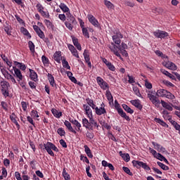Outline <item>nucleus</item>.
Listing matches in <instances>:
<instances>
[{"label": "nucleus", "mask_w": 180, "mask_h": 180, "mask_svg": "<svg viewBox=\"0 0 180 180\" xmlns=\"http://www.w3.org/2000/svg\"><path fill=\"white\" fill-rule=\"evenodd\" d=\"M108 47L110 49V51L115 54V56L120 58V60H123L122 55L124 57H129V53H127V51L128 49L127 44L123 42L121 44V46H117L114 43H111V45H108ZM120 53L122 55H120Z\"/></svg>", "instance_id": "obj_1"}, {"label": "nucleus", "mask_w": 180, "mask_h": 180, "mask_svg": "<svg viewBox=\"0 0 180 180\" xmlns=\"http://www.w3.org/2000/svg\"><path fill=\"white\" fill-rule=\"evenodd\" d=\"M157 96L159 98H167V99H175V96L172 93L164 89H158L156 92Z\"/></svg>", "instance_id": "obj_2"}, {"label": "nucleus", "mask_w": 180, "mask_h": 180, "mask_svg": "<svg viewBox=\"0 0 180 180\" xmlns=\"http://www.w3.org/2000/svg\"><path fill=\"white\" fill-rule=\"evenodd\" d=\"M44 147L47 151L48 154H49V155H51V157H54V153L53 152V150L58 153V148H56V145H54V143L51 142H47L46 143L44 144Z\"/></svg>", "instance_id": "obj_3"}, {"label": "nucleus", "mask_w": 180, "mask_h": 180, "mask_svg": "<svg viewBox=\"0 0 180 180\" xmlns=\"http://www.w3.org/2000/svg\"><path fill=\"white\" fill-rule=\"evenodd\" d=\"M115 109H117V112L121 116V117H123L127 122H130V117L127 116V115H126V112L123 111V109L120 108V105H119V103H117V100L115 101Z\"/></svg>", "instance_id": "obj_4"}, {"label": "nucleus", "mask_w": 180, "mask_h": 180, "mask_svg": "<svg viewBox=\"0 0 180 180\" xmlns=\"http://www.w3.org/2000/svg\"><path fill=\"white\" fill-rule=\"evenodd\" d=\"M132 164L134 167H136V168H137L138 169L139 168H143V169H146V171H150V169H151V168H150V167L147 165V163H144L141 161L133 160Z\"/></svg>", "instance_id": "obj_5"}, {"label": "nucleus", "mask_w": 180, "mask_h": 180, "mask_svg": "<svg viewBox=\"0 0 180 180\" xmlns=\"http://www.w3.org/2000/svg\"><path fill=\"white\" fill-rule=\"evenodd\" d=\"M150 153L153 155L155 158H157V160H159L160 161H164L165 162H168V160L164 155H161L160 153H157V150L149 148Z\"/></svg>", "instance_id": "obj_6"}, {"label": "nucleus", "mask_w": 180, "mask_h": 180, "mask_svg": "<svg viewBox=\"0 0 180 180\" xmlns=\"http://www.w3.org/2000/svg\"><path fill=\"white\" fill-rule=\"evenodd\" d=\"M96 82H97V84L99 85V86L101 88V89H103V91L109 90V84H108V82L103 80L102 77H97Z\"/></svg>", "instance_id": "obj_7"}, {"label": "nucleus", "mask_w": 180, "mask_h": 180, "mask_svg": "<svg viewBox=\"0 0 180 180\" xmlns=\"http://www.w3.org/2000/svg\"><path fill=\"white\" fill-rule=\"evenodd\" d=\"M13 70L14 71L13 76L17 78V81H18V82H20V81L23 79V75H22V72H20V70L16 68V66L13 67Z\"/></svg>", "instance_id": "obj_8"}, {"label": "nucleus", "mask_w": 180, "mask_h": 180, "mask_svg": "<svg viewBox=\"0 0 180 180\" xmlns=\"http://www.w3.org/2000/svg\"><path fill=\"white\" fill-rule=\"evenodd\" d=\"M113 43L117 46H120V43H122V40L120 39H123V35L120 32H117L116 34L112 37Z\"/></svg>", "instance_id": "obj_9"}, {"label": "nucleus", "mask_w": 180, "mask_h": 180, "mask_svg": "<svg viewBox=\"0 0 180 180\" xmlns=\"http://www.w3.org/2000/svg\"><path fill=\"white\" fill-rule=\"evenodd\" d=\"M155 37H158V39H165L167 37L168 32L165 31L158 30L153 32Z\"/></svg>", "instance_id": "obj_10"}, {"label": "nucleus", "mask_w": 180, "mask_h": 180, "mask_svg": "<svg viewBox=\"0 0 180 180\" xmlns=\"http://www.w3.org/2000/svg\"><path fill=\"white\" fill-rule=\"evenodd\" d=\"M87 18L89 19V22L91 23L93 26H95V27H99V22L94 15H92V14H88Z\"/></svg>", "instance_id": "obj_11"}, {"label": "nucleus", "mask_w": 180, "mask_h": 180, "mask_svg": "<svg viewBox=\"0 0 180 180\" xmlns=\"http://www.w3.org/2000/svg\"><path fill=\"white\" fill-rule=\"evenodd\" d=\"M148 98L153 105H155V106L160 105V99H158L157 96L153 95V94L149 92L148 94Z\"/></svg>", "instance_id": "obj_12"}, {"label": "nucleus", "mask_w": 180, "mask_h": 180, "mask_svg": "<svg viewBox=\"0 0 180 180\" xmlns=\"http://www.w3.org/2000/svg\"><path fill=\"white\" fill-rule=\"evenodd\" d=\"M162 65H164V67H166V68H168V70H172V71H176V65H175V63L172 62H164L162 63Z\"/></svg>", "instance_id": "obj_13"}, {"label": "nucleus", "mask_w": 180, "mask_h": 180, "mask_svg": "<svg viewBox=\"0 0 180 180\" xmlns=\"http://www.w3.org/2000/svg\"><path fill=\"white\" fill-rule=\"evenodd\" d=\"M70 123H72V124H74V126H75L77 131H82V130H81V127H82V125L79 122H78V120L70 118Z\"/></svg>", "instance_id": "obj_14"}, {"label": "nucleus", "mask_w": 180, "mask_h": 180, "mask_svg": "<svg viewBox=\"0 0 180 180\" xmlns=\"http://www.w3.org/2000/svg\"><path fill=\"white\" fill-rule=\"evenodd\" d=\"M82 123L83 124V127H85V129H88V130H94V127L91 125V122L89 120H88V119L83 118Z\"/></svg>", "instance_id": "obj_15"}, {"label": "nucleus", "mask_w": 180, "mask_h": 180, "mask_svg": "<svg viewBox=\"0 0 180 180\" xmlns=\"http://www.w3.org/2000/svg\"><path fill=\"white\" fill-rule=\"evenodd\" d=\"M163 118L165 119V120H169V123H171V124H172V126H173V127H174V129L179 124L178 122H176L175 120H172V117L169 115H163Z\"/></svg>", "instance_id": "obj_16"}, {"label": "nucleus", "mask_w": 180, "mask_h": 180, "mask_svg": "<svg viewBox=\"0 0 180 180\" xmlns=\"http://www.w3.org/2000/svg\"><path fill=\"white\" fill-rule=\"evenodd\" d=\"M83 108L85 110V113H86L88 118L91 117L92 116H94L92 115V109H91V107L89 105H88L86 104H84Z\"/></svg>", "instance_id": "obj_17"}, {"label": "nucleus", "mask_w": 180, "mask_h": 180, "mask_svg": "<svg viewBox=\"0 0 180 180\" xmlns=\"http://www.w3.org/2000/svg\"><path fill=\"white\" fill-rule=\"evenodd\" d=\"M94 110L96 112V114L98 116H102V115H105L107 113L106 109H105V108L103 107H100V108L97 107Z\"/></svg>", "instance_id": "obj_18"}, {"label": "nucleus", "mask_w": 180, "mask_h": 180, "mask_svg": "<svg viewBox=\"0 0 180 180\" xmlns=\"http://www.w3.org/2000/svg\"><path fill=\"white\" fill-rule=\"evenodd\" d=\"M152 144L158 153H165V148L162 147V146L155 142H152Z\"/></svg>", "instance_id": "obj_19"}, {"label": "nucleus", "mask_w": 180, "mask_h": 180, "mask_svg": "<svg viewBox=\"0 0 180 180\" xmlns=\"http://www.w3.org/2000/svg\"><path fill=\"white\" fill-rule=\"evenodd\" d=\"M66 16H67V20H68L66 22L72 23V24L77 23V21L75 20V17H74V15H72L71 13H67Z\"/></svg>", "instance_id": "obj_20"}, {"label": "nucleus", "mask_w": 180, "mask_h": 180, "mask_svg": "<svg viewBox=\"0 0 180 180\" xmlns=\"http://www.w3.org/2000/svg\"><path fill=\"white\" fill-rule=\"evenodd\" d=\"M64 124H65V126H66L67 129L70 131H71V133H73L74 134H77V131H75L74 129V128L72 127V125H71V122H70L65 120L64 122Z\"/></svg>", "instance_id": "obj_21"}, {"label": "nucleus", "mask_w": 180, "mask_h": 180, "mask_svg": "<svg viewBox=\"0 0 180 180\" xmlns=\"http://www.w3.org/2000/svg\"><path fill=\"white\" fill-rule=\"evenodd\" d=\"M131 105H133V106H135V108L139 109V110H141V109H143V105H141L140 100H132L131 101Z\"/></svg>", "instance_id": "obj_22"}, {"label": "nucleus", "mask_w": 180, "mask_h": 180, "mask_svg": "<svg viewBox=\"0 0 180 180\" xmlns=\"http://www.w3.org/2000/svg\"><path fill=\"white\" fill-rule=\"evenodd\" d=\"M47 77L51 86H57V84H56V80H54V77L53 76V75L48 73Z\"/></svg>", "instance_id": "obj_23"}, {"label": "nucleus", "mask_w": 180, "mask_h": 180, "mask_svg": "<svg viewBox=\"0 0 180 180\" xmlns=\"http://www.w3.org/2000/svg\"><path fill=\"white\" fill-rule=\"evenodd\" d=\"M6 88H8V85L5 84V83H3L1 84V92L5 98L9 96V91H8V89H6Z\"/></svg>", "instance_id": "obj_24"}, {"label": "nucleus", "mask_w": 180, "mask_h": 180, "mask_svg": "<svg viewBox=\"0 0 180 180\" xmlns=\"http://www.w3.org/2000/svg\"><path fill=\"white\" fill-rule=\"evenodd\" d=\"M10 119L11 122L14 123V124H15L18 130H19L20 129V125L19 124V123L18 122V120H16V115H15V113H12V115L10 116Z\"/></svg>", "instance_id": "obj_25"}, {"label": "nucleus", "mask_w": 180, "mask_h": 180, "mask_svg": "<svg viewBox=\"0 0 180 180\" xmlns=\"http://www.w3.org/2000/svg\"><path fill=\"white\" fill-rule=\"evenodd\" d=\"M53 59L57 63H60V61H61V51H58L55 52V53L53 54Z\"/></svg>", "instance_id": "obj_26"}, {"label": "nucleus", "mask_w": 180, "mask_h": 180, "mask_svg": "<svg viewBox=\"0 0 180 180\" xmlns=\"http://www.w3.org/2000/svg\"><path fill=\"white\" fill-rule=\"evenodd\" d=\"M72 40L73 41L74 46H75L76 49H77V50H79V51H81V50H82V48L81 47V44H79V42H78V39L73 37L72 38Z\"/></svg>", "instance_id": "obj_27"}, {"label": "nucleus", "mask_w": 180, "mask_h": 180, "mask_svg": "<svg viewBox=\"0 0 180 180\" xmlns=\"http://www.w3.org/2000/svg\"><path fill=\"white\" fill-rule=\"evenodd\" d=\"M59 8L61 9V11H63V12H64V13H70V8L64 3H60Z\"/></svg>", "instance_id": "obj_28"}, {"label": "nucleus", "mask_w": 180, "mask_h": 180, "mask_svg": "<svg viewBox=\"0 0 180 180\" xmlns=\"http://www.w3.org/2000/svg\"><path fill=\"white\" fill-rule=\"evenodd\" d=\"M161 104H162V106L163 108H165V109H167V110H169L170 112H172V106L171 105H169L168 103L164 101H161Z\"/></svg>", "instance_id": "obj_29"}, {"label": "nucleus", "mask_w": 180, "mask_h": 180, "mask_svg": "<svg viewBox=\"0 0 180 180\" xmlns=\"http://www.w3.org/2000/svg\"><path fill=\"white\" fill-rule=\"evenodd\" d=\"M14 65L18 67V68H20V70H22V71L26 70V65H25L22 63H19L18 61H14Z\"/></svg>", "instance_id": "obj_30"}, {"label": "nucleus", "mask_w": 180, "mask_h": 180, "mask_svg": "<svg viewBox=\"0 0 180 180\" xmlns=\"http://www.w3.org/2000/svg\"><path fill=\"white\" fill-rule=\"evenodd\" d=\"M102 166L103 167H108V168L111 170V171H115V167H113V165H112V163H108L106 162V160H103L101 162Z\"/></svg>", "instance_id": "obj_31"}, {"label": "nucleus", "mask_w": 180, "mask_h": 180, "mask_svg": "<svg viewBox=\"0 0 180 180\" xmlns=\"http://www.w3.org/2000/svg\"><path fill=\"white\" fill-rule=\"evenodd\" d=\"M105 96L109 101V103H112L113 102V96H112V93H110V90H106Z\"/></svg>", "instance_id": "obj_32"}, {"label": "nucleus", "mask_w": 180, "mask_h": 180, "mask_svg": "<svg viewBox=\"0 0 180 180\" xmlns=\"http://www.w3.org/2000/svg\"><path fill=\"white\" fill-rule=\"evenodd\" d=\"M120 155L122 158L126 161V162H129V161H130V155H129V153H122V151H120Z\"/></svg>", "instance_id": "obj_33"}, {"label": "nucleus", "mask_w": 180, "mask_h": 180, "mask_svg": "<svg viewBox=\"0 0 180 180\" xmlns=\"http://www.w3.org/2000/svg\"><path fill=\"white\" fill-rule=\"evenodd\" d=\"M89 122L91 126L96 127L97 129L99 127V124H98V122L94 120V115L91 117H89Z\"/></svg>", "instance_id": "obj_34"}, {"label": "nucleus", "mask_w": 180, "mask_h": 180, "mask_svg": "<svg viewBox=\"0 0 180 180\" xmlns=\"http://www.w3.org/2000/svg\"><path fill=\"white\" fill-rule=\"evenodd\" d=\"M84 151L89 158H92L94 157V155H92V152L91 151V148H89L86 145L84 146Z\"/></svg>", "instance_id": "obj_35"}, {"label": "nucleus", "mask_w": 180, "mask_h": 180, "mask_svg": "<svg viewBox=\"0 0 180 180\" xmlns=\"http://www.w3.org/2000/svg\"><path fill=\"white\" fill-rule=\"evenodd\" d=\"M154 120L156 123H158L160 124V126H162V127H168V125L165 123V122H164V120L157 117H155Z\"/></svg>", "instance_id": "obj_36"}, {"label": "nucleus", "mask_w": 180, "mask_h": 180, "mask_svg": "<svg viewBox=\"0 0 180 180\" xmlns=\"http://www.w3.org/2000/svg\"><path fill=\"white\" fill-rule=\"evenodd\" d=\"M30 78L32 79V81H37V73L34 72V70L30 69Z\"/></svg>", "instance_id": "obj_37"}, {"label": "nucleus", "mask_w": 180, "mask_h": 180, "mask_svg": "<svg viewBox=\"0 0 180 180\" xmlns=\"http://www.w3.org/2000/svg\"><path fill=\"white\" fill-rule=\"evenodd\" d=\"M86 101L90 108H92L94 110L95 109H96L97 106L96 105H95V103H94V100L91 98H87Z\"/></svg>", "instance_id": "obj_38"}, {"label": "nucleus", "mask_w": 180, "mask_h": 180, "mask_svg": "<svg viewBox=\"0 0 180 180\" xmlns=\"http://www.w3.org/2000/svg\"><path fill=\"white\" fill-rule=\"evenodd\" d=\"M122 106L125 112H127V113H129L130 115H133V113H134V110L131 109L130 107H129L127 105L122 104Z\"/></svg>", "instance_id": "obj_39"}, {"label": "nucleus", "mask_w": 180, "mask_h": 180, "mask_svg": "<svg viewBox=\"0 0 180 180\" xmlns=\"http://www.w3.org/2000/svg\"><path fill=\"white\" fill-rule=\"evenodd\" d=\"M51 112H52L53 116H55V117H57V119H60L63 116V112H58L56 109H52Z\"/></svg>", "instance_id": "obj_40"}, {"label": "nucleus", "mask_w": 180, "mask_h": 180, "mask_svg": "<svg viewBox=\"0 0 180 180\" xmlns=\"http://www.w3.org/2000/svg\"><path fill=\"white\" fill-rule=\"evenodd\" d=\"M161 72H162L166 77H169L171 79H175V76H174L172 74L169 73L168 71L161 69Z\"/></svg>", "instance_id": "obj_41"}, {"label": "nucleus", "mask_w": 180, "mask_h": 180, "mask_svg": "<svg viewBox=\"0 0 180 180\" xmlns=\"http://www.w3.org/2000/svg\"><path fill=\"white\" fill-rule=\"evenodd\" d=\"M104 5H105L106 8H108V9H115V5H113V4H112V2L108 1V0H104Z\"/></svg>", "instance_id": "obj_42"}, {"label": "nucleus", "mask_w": 180, "mask_h": 180, "mask_svg": "<svg viewBox=\"0 0 180 180\" xmlns=\"http://www.w3.org/2000/svg\"><path fill=\"white\" fill-rule=\"evenodd\" d=\"M83 56L84 57V60L86 61V63H88L90 60V58H89V51H88V50H84V53H83Z\"/></svg>", "instance_id": "obj_43"}, {"label": "nucleus", "mask_w": 180, "mask_h": 180, "mask_svg": "<svg viewBox=\"0 0 180 180\" xmlns=\"http://www.w3.org/2000/svg\"><path fill=\"white\" fill-rule=\"evenodd\" d=\"M62 65H63V68H66V70H71V67L70 66L68 61H67V60H65V59H63L62 60Z\"/></svg>", "instance_id": "obj_44"}, {"label": "nucleus", "mask_w": 180, "mask_h": 180, "mask_svg": "<svg viewBox=\"0 0 180 180\" xmlns=\"http://www.w3.org/2000/svg\"><path fill=\"white\" fill-rule=\"evenodd\" d=\"M63 176L65 180H70L71 176H70V174L67 172V170H65V168L63 170Z\"/></svg>", "instance_id": "obj_45"}, {"label": "nucleus", "mask_w": 180, "mask_h": 180, "mask_svg": "<svg viewBox=\"0 0 180 180\" xmlns=\"http://www.w3.org/2000/svg\"><path fill=\"white\" fill-rule=\"evenodd\" d=\"M157 164L158 166L160 167V168H162V169H163L164 171H168L169 169V167H168V166L165 165L164 163L161 162H157Z\"/></svg>", "instance_id": "obj_46"}, {"label": "nucleus", "mask_w": 180, "mask_h": 180, "mask_svg": "<svg viewBox=\"0 0 180 180\" xmlns=\"http://www.w3.org/2000/svg\"><path fill=\"white\" fill-rule=\"evenodd\" d=\"M44 23L48 29H53V23L49 20H44Z\"/></svg>", "instance_id": "obj_47"}, {"label": "nucleus", "mask_w": 180, "mask_h": 180, "mask_svg": "<svg viewBox=\"0 0 180 180\" xmlns=\"http://www.w3.org/2000/svg\"><path fill=\"white\" fill-rule=\"evenodd\" d=\"M133 91H134L135 95H136V96L141 98V94H140V90L139 89V88L137 86H134Z\"/></svg>", "instance_id": "obj_48"}, {"label": "nucleus", "mask_w": 180, "mask_h": 180, "mask_svg": "<svg viewBox=\"0 0 180 180\" xmlns=\"http://www.w3.org/2000/svg\"><path fill=\"white\" fill-rule=\"evenodd\" d=\"M83 35L84 37H86V39H89V33L88 32V29L86 27L82 28Z\"/></svg>", "instance_id": "obj_49"}, {"label": "nucleus", "mask_w": 180, "mask_h": 180, "mask_svg": "<svg viewBox=\"0 0 180 180\" xmlns=\"http://www.w3.org/2000/svg\"><path fill=\"white\" fill-rule=\"evenodd\" d=\"M123 171L127 174L128 175H129L130 176H133V173H131V172L130 171V169H129V167H122Z\"/></svg>", "instance_id": "obj_50"}, {"label": "nucleus", "mask_w": 180, "mask_h": 180, "mask_svg": "<svg viewBox=\"0 0 180 180\" xmlns=\"http://www.w3.org/2000/svg\"><path fill=\"white\" fill-rule=\"evenodd\" d=\"M28 46H29L30 51L32 53H34V44H33V41H30L28 42Z\"/></svg>", "instance_id": "obj_51"}, {"label": "nucleus", "mask_w": 180, "mask_h": 180, "mask_svg": "<svg viewBox=\"0 0 180 180\" xmlns=\"http://www.w3.org/2000/svg\"><path fill=\"white\" fill-rule=\"evenodd\" d=\"M20 32H21V33L25 34V36H30V33H29V31H27V30L26 28L21 27L20 28Z\"/></svg>", "instance_id": "obj_52"}, {"label": "nucleus", "mask_w": 180, "mask_h": 180, "mask_svg": "<svg viewBox=\"0 0 180 180\" xmlns=\"http://www.w3.org/2000/svg\"><path fill=\"white\" fill-rule=\"evenodd\" d=\"M145 86L146 88H147V89H153V84L150 82H149V81L147 79L145 80Z\"/></svg>", "instance_id": "obj_53"}, {"label": "nucleus", "mask_w": 180, "mask_h": 180, "mask_svg": "<svg viewBox=\"0 0 180 180\" xmlns=\"http://www.w3.org/2000/svg\"><path fill=\"white\" fill-rule=\"evenodd\" d=\"M39 13H41V16H43V18H47V19H49V18H50V13H49L48 11H42Z\"/></svg>", "instance_id": "obj_54"}, {"label": "nucleus", "mask_w": 180, "mask_h": 180, "mask_svg": "<svg viewBox=\"0 0 180 180\" xmlns=\"http://www.w3.org/2000/svg\"><path fill=\"white\" fill-rule=\"evenodd\" d=\"M41 60H42V63H43L44 65H49V58H47V57H46V56H42Z\"/></svg>", "instance_id": "obj_55"}, {"label": "nucleus", "mask_w": 180, "mask_h": 180, "mask_svg": "<svg viewBox=\"0 0 180 180\" xmlns=\"http://www.w3.org/2000/svg\"><path fill=\"white\" fill-rule=\"evenodd\" d=\"M107 67L108 70H110V71H115L116 70V68H115V65H113V64H112V63L110 62L107 65Z\"/></svg>", "instance_id": "obj_56"}, {"label": "nucleus", "mask_w": 180, "mask_h": 180, "mask_svg": "<svg viewBox=\"0 0 180 180\" xmlns=\"http://www.w3.org/2000/svg\"><path fill=\"white\" fill-rule=\"evenodd\" d=\"M1 106L4 109L6 112H8V103L5 101L1 102Z\"/></svg>", "instance_id": "obj_57"}, {"label": "nucleus", "mask_w": 180, "mask_h": 180, "mask_svg": "<svg viewBox=\"0 0 180 180\" xmlns=\"http://www.w3.org/2000/svg\"><path fill=\"white\" fill-rule=\"evenodd\" d=\"M58 134H59L61 136H65V131H64L63 128H59L58 129Z\"/></svg>", "instance_id": "obj_58"}, {"label": "nucleus", "mask_w": 180, "mask_h": 180, "mask_svg": "<svg viewBox=\"0 0 180 180\" xmlns=\"http://www.w3.org/2000/svg\"><path fill=\"white\" fill-rule=\"evenodd\" d=\"M86 136L90 140H92V139H94V137H95V135L94 134V133L89 132V131L86 132Z\"/></svg>", "instance_id": "obj_59"}, {"label": "nucleus", "mask_w": 180, "mask_h": 180, "mask_svg": "<svg viewBox=\"0 0 180 180\" xmlns=\"http://www.w3.org/2000/svg\"><path fill=\"white\" fill-rule=\"evenodd\" d=\"M37 34L39 36L40 39H44V37H46V36L44 35V32H43L41 30L38 31V32H37Z\"/></svg>", "instance_id": "obj_60"}, {"label": "nucleus", "mask_w": 180, "mask_h": 180, "mask_svg": "<svg viewBox=\"0 0 180 180\" xmlns=\"http://www.w3.org/2000/svg\"><path fill=\"white\" fill-rule=\"evenodd\" d=\"M80 160L84 162H86V164H89V160H88V158H86V156L81 155Z\"/></svg>", "instance_id": "obj_61"}, {"label": "nucleus", "mask_w": 180, "mask_h": 180, "mask_svg": "<svg viewBox=\"0 0 180 180\" xmlns=\"http://www.w3.org/2000/svg\"><path fill=\"white\" fill-rule=\"evenodd\" d=\"M65 25L66 27L68 29H69V30H72V27H73L72 25L73 24L72 22H68L66 21L65 22Z\"/></svg>", "instance_id": "obj_62"}, {"label": "nucleus", "mask_w": 180, "mask_h": 180, "mask_svg": "<svg viewBox=\"0 0 180 180\" xmlns=\"http://www.w3.org/2000/svg\"><path fill=\"white\" fill-rule=\"evenodd\" d=\"M71 53L74 57H76V58H79V55L78 54V51H77V49L72 51Z\"/></svg>", "instance_id": "obj_63"}, {"label": "nucleus", "mask_w": 180, "mask_h": 180, "mask_svg": "<svg viewBox=\"0 0 180 180\" xmlns=\"http://www.w3.org/2000/svg\"><path fill=\"white\" fill-rule=\"evenodd\" d=\"M32 117H39V112L37 110H32L31 112Z\"/></svg>", "instance_id": "obj_64"}]
</instances>
